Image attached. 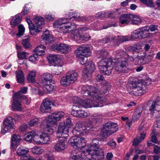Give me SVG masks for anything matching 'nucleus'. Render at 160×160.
<instances>
[{
	"label": "nucleus",
	"mask_w": 160,
	"mask_h": 160,
	"mask_svg": "<svg viewBox=\"0 0 160 160\" xmlns=\"http://www.w3.org/2000/svg\"><path fill=\"white\" fill-rule=\"evenodd\" d=\"M24 100V102L27 105L29 104L31 102L30 98H28L26 96L20 94L19 92L14 93L13 98L12 108L13 111H21L23 108L22 107V100Z\"/></svg>",
	"instance_id": "f257e3e1"
},
{
	"label": "nucleus",
	"mask_w": 160,
	"mask_h": 160,
	"mask_svg": "<svg viewBox=\"0 0 160 160\" xmlns=\"http://www.w3.org/2000/svg\"><path fill=\"white\" fill-rule=\"evenodd\" d=\"M75 54L78 58V60L81 64L84 65L86 63L87 58L90 55L91 51L89 47L80 46L75 51Z\"/></svg>",
	"instance_id": "f03ea898"
},
{
	"label": "nucleus",
	"mask_w": 160,
	"mask_h": 160,
	"mask_svg": "<svg viewBox=\"0 0 160 160\" xmlns=\"http://www.w3.org/2000/svg\"><path fill=\"white\" fill-rule=\"evenodd\" d=\"M127 89L130 94L134 96H141L145 92L143 89V85L135 82H132L129 83L127 86Z\"/></svg>",
	"instance_id": "7ed1b4c3"
},
{
	"label": "nucleus",
	"mask_w": 160,
	"mask_h": 160,
	"mask_svg": "<svg viewBox=\"0 0 160 160\" xmlns=\"http://www.w3.org/2000/svg\"><path fill=\"white\" fill-rule=\"evenodd\" d=\"M83 95L86 96H91L92 99L102 101L103 97L99 92V90L94 87H83L82 91Z\"/></svg>",
	"instance_id": "20e7f679"
},
{
	"label": "nucleus",
	"mask_w": 160,
	"mask_h": 160,
	"mask_svg": "<svg viewBox=\"0 0 160 160\" xmlns=\"http://www.w3.org/2000/svg\"><path fill=\"white\" fill-rule=\"evenodd\" d=\"M112 61L110 59H102L98 63V67L100 72L105 75H109L112 72Z\"/></svg>",
	"instance_id": "39448f33"
},
{
	"label": "nucleus",
	"mask_w": 160,
	"mask_h": 160,
	"mask_svg": "<svg viewBox=\"0 0 160 160\" xmlns=\"http://www.w3.org/2000/svg\"><path fill=\"white\" fill-rule=\"evenodd\" d=\"M118 129V124L116 123L108 122L103 125L101 131L103 137L106 138L116 132Z\"/></svg>",
	"instance_id": "423d86ee"
},
{
	"label": "nucleus",
	"mask_w": 160,
	"mask_h": 160,
	"mask_svg": "<svg viewBox=\"0 0 160 160\" xmlns=\"http://www.w3.org/2000/svg\"><path fill=\"white\" fill-rule=\"evenodd\" d=\"M78 76L77 72L74 71L68 72L61 79V85L64 87L69 85L76 81Z\"/></svg>",
	"instance_id": "0eeeda50"
},
{
	"label": "nucleus",
	"mask_w": 160,
	"mask_h": 160,
	"mask_svg": "<svg viewBox=\"0 0 160 160\" xmlns=\"http://www.w3.org/2000/svg\"><path fill=\"white\" fill-rule=\"evenodd\" d=\"M16 121L15 119H13L10 116L6 118L3 122L2 127L1 131V133L4 134L13 129L14 127V122H16Z\"/></svg>",
	"instance_id": "6e6552de"
},
{
	"label": "nucleus",
	"mask_w": 160,
	"mask_h": 160,
	"mask_svg": "<svg viewBox=\"0 0 160 160\" xmlns=\"http://www.w3.org/2000/svg\"><path fill=\"white\" fill-rule=\"evenodd\" d=\"M68 142L76 149H81L86 145V140L83 138L72 137L69 139Z\"/></svg>",
	"instance_id": "1a4fd4ad"
},
{
	"label": "nucleus",
	"mask_w": 160,
	"mask_h": 160,
	"mask_svg": "<svg viewBox=\"0 0 160 160\" xmlns=\"http://www.w3.org/2000/svg\"><path fill=\"white\" fill-rule=\"evenodd\" d=\"M95 69L94 63L92 61H89L83 71V79L86 81L89 80L91 78L92 72Z\"/></svg>",
	"instance_id": "9d476101"
},
{
	"label": "nucleus",
	"mask_w": 160,
	"mask_h": 160,
	"mask_svg": "<svg viewBox=\"0 0 160 160\" xmlns=\"http://www.w3.org/2000/svg\"><path fill=\"white\" fill-rule=\"evenodd\" d=\"M69 128L65 122H60L59 124L57 131V137L63 138L65 139H67L69 136Z\"/></svg>",
	"instance_id": "9b49d317"
},
{
	"label": "nucleus",
	"mask_w": 160,
	"mask_h": 160,
	"mask_svg": "<svg viewBox=\"0 0 160 160\" xmlns=\"http://www.w3.org/2000/svg\"><path fill=\"white\" fill-rule=\"evenodd\" d=\"M50 48L52 51L57 52H61L62 53L66 52L69 50L68 45L63 43L53 44L51 46Z\"/></svg>",
	"instance_id": "f8f14e48"
},
{
	"label": "nucleus",
	"mask_w": 160,
	"mask_h": 160,
	"mask_svg": "<svg viewBox=\"0 0 160 160\" xmlns=\"http://www.w3.org/2000/svg\"><path fill=\"white\" fill-rule=\"evenodd\" d=\"M100 101L98 99H96L94 98V99H88L83 101L82 102L81 106L85 108H88L92 107H101L103 106V105L101 104H99L98 101Z\"/></svg>",
	"instance_id": "ddd939ff"
},
{
	"label": "nucleus",
	"mask_w": 160,
	"mask_h": 160,
	"mask_svg": "<svg viewBox=\"0 0 160 160\" xmlns=\"http://www.w3.org/2000/svg\"><path fill=\"white\" fill-rule=\"evenodd\" d=\"M64 114L63 112H54L51 115L48 116V123L50 122V125H55L57 124V121L60 120L63 117Z\"/></svg>",
	"instance_id": "4468645a"
},
{
	"label": "nucleus",
	"mask_w": 160,
	"mask_h": 160,
	"mask_svg": "<svg viewBox=\"0 0 160 160\" xmlns=\"http://www.w3.org/2000/svg\"><path fill=\"white\" fill-rule=\"evenodd\" d=\"M52 105L53 102L50 99L48 98L45 99L41 106L40 110L42 113L50 112Z\"/></svg>",
	"instance_id": "2eb2a0df"
},
{
	"label": "nucleus",
	"mask_w": 160,
	"mask_h": 160,
	"mask_svg": "<svg viewBox=\"0 0 160 160\" xmlns=\"http://www.w3.org/2000/svg\"><path fill=\"white\" fill-rule=\"evenodd\" d=\"M78 108L77 106L73 105L71 110V114L74 117L78 118L87 117L88 115L87 113L83 110H78Z\"/></svg>",
	"instance_id": "dca6fc26"
},
{
	"label": "nucleus",
	"mask_w": 160,
	"mask_h": 160,
	"mask_svg": "<svg viewBox=\"0 0 160 160\" xmlns=\"http://www.w3.org/2000/svg\"><path fill=\"white\" fill-rule=\"evenodd\" d=\"M88 152V154H91L96 160H102L104 158V152L101 148Z\"/></svg>",
	"instance_id": "f3484780"
},
{
	"label": "nucleus",
	"mask_w": 160,
	"mask_h": 160,
	"mask_svg": "<svg viewBox=\"0 0 160 160\" xmlns=\"http://www.w3.org/2000/svg\"><path fill=\"white\" fill-rule=\"evenodd\" d=\"M100 142V139L98 138L93 139L92 142L88 145V148L86 149V151L87 152H92V151L100 148H101L99 147Z\"/></svg>",
	"instance_id": "a211bd4d"
},
{
	"label": "nucleus",
	"mask_w": 160,
	"mask_h": 160,
	"mask_svg": "<svg viewBox=\"0 0 160 160\" xmlns=\"http://www.w3.org/2000/svg\"><path fill=\"white\" fill-rule=\"evenodd\" d=\"M48 121L47 119L43 120L41 122V126L45 131L49 133H48V135H52L54 132L53 129L51 128L53 125L49 124L50 122L48 123Z\"/></svg>",
	"instance_id": "6ab92c4d"
},
{
	"label": "nucleus",
	"mask_w": 160,
	"mask_h": 160,
	"mask_svg": "<svg viewBox=\"0 0 160 160\" xmlns=\"http://www.w3.org/2000/svg\"><path fill=\"white\" fill-rule=\"evenodd\" d=\"M21 140V136L18 134H14L11 139V148L13 150H15L19 145L20 141Z\"/></svg>",
	"instance_id": "aec40b11"
},
{
	"label": "nucleus",
	"mask_w": 160,
	"mask_h": 160,
	"mask_svg": "<svg viewBox=\"0 0 160 160\" xmlns=\"http://www.w3.org/2000/svg\"><path fill=\"white\" fill-rule=\"evenodd\" d=\"M58 138H59L60 140L58 142L54 145V148L56 151L59 152L65 149L66 145L65 142L67 139H65L63 138H61V137Z\"/></svg>",
	"instance_id": "412c9836"
},
{
	"label": "nucleus",
	"mask_w": 160,
	"mask_h": 160,
	"mask_svg": "<svg viewBox=\"0 0 160 160\" xmlns=\"http://www.w3.org/2000/svg\"><path fill=\"white\" fill-rule=\"evenodd\" d=\"M67 20H71L74 21V20H78L79 21H88L90 20L89 17L78 16L77 15H75L73 12L70 13L68 16V18H66Z\"/></svg>",
	"instance_id": "4be33fe9"
},
{
	"label": "nucleus",
	"mask_w": 160,
	"mask_h": 160,
	"mask_svg": "<svg viewBox=\"0 0 160 160\" xmlns=\"http://www.w3.org/2000/svg\"><path fill=\"white\" fill-rule=\"evenodd\" d=\"M36 141L39 138L40 140L38 142H40V143L42 142L43 143H45L50 140L49 135L48 133L45 132H42L41 133H40L39 135L36 134Z\"/></svg>",
	"instance_id": "5701e85b"
},
{
	"label": "nucleus",
	"mask_w": 160,
	"mask_h": 160,
	"mask_svg": "<svg viewBox=\"0 0 160 160\" xmlns=\"http://www.w3.org/2000/svg\"><path fill=\"white\" fill-rule=\"evenodd\" d=\"M53 76L49 73H45L41 76V83L43 84L47 83H51Z\"/></svg>",
	"instance_id": "b1692460"
},
{
	"label": "nucleus",
	"mask_w": 160,
	"mask_h": 160,
	"mask_svg": "<svg viewBox=\"0 0 160 160\" xmlns=\"http://www.w3.org/2000/svg\"><path fill=\"white\" fill-rule=\"evenodd\" d=\"M24 139L26 141L30 142H32V141L37 142L36 131L33 130L26 133Z\"/></svg>",
	"instance_id": "393cba45"
},
{
	"label": "nucleus",
	"mask_w": 160,
	"mask_h": 160,
	"mask_svg": "<svg viewBox=\"0 0 160 160\" xmlns=\"http://www.w3.org/2000/svg\"><path fill=\"white\" fill-rule=\"evenodd\" d=\"M81 125V122L77 123L72 130V133L74 136L73 137H79L82 135L81 131L82 129L80 128Z\"/></svg>",
	"instance_id": "a878e982"
},
{
	"label": "nucleus",
	"mask_w": 160,
	"mask_h": 160,
	"mask_svg": "<svg viewBox=\"0 0 160 160\" xmlns=\"http://www.w3.org/2000/svg\"><path fill=\"white\" fill-rule=\"evenodd\" d=\"M132 16L131 14H123L120 16L119 21L121 24H128L130 23L131 18Z\"/></svg>",
	"instance_id": "bb28decb"
},
{
	"label": "nucleus",
	"mask_w": 160,
	"mask_h": 160,
	"mask_svg": "<svg viewBox=\"0 0 160 160\" xmlns=\"http://www.w3.org/2000/svg\"><path fill=\"white\" fill-rule=\"evenodd\" d=\"M41 38L45 41V43L46 44L50 43L53 40L52 36L49 33L48 30H46L44 32Z\"/></svg>",
	"instance_id": "cd10ccee"
},
{
	"label": "nucleus",
	"mask_w": 160,
	"mask_h": 160,
	"mask_svg": "<svg viewBox=\"0 0 160 160\" xmlns=\"http://www.w3.org/2000/svg\"><path fill=\"white\" fill-rule=\"evenodd\" d=\"M21 20L22 15L18 13L16 14L10 21V24L12 27H14L18 25L21 22Z\"/></svg>",
	"instance_id": "c85d7f7f"
},
{
	"label": "nucleus",
	"mask_w": 160,
	"mask_h": 160,
	"mask_svg": "<svg viewBox=\"0 0 160 160\" xmlns=\"http://www.w3.org/2000/svg\"><path fill=\"white\" fill-rule=\"evenodd\" d=\"M116 55L118 60H119V58H124L125 60H128L130 56L128 53L122 51H117Z\"/></svg>",
	"instance_id": "c756f323"
},
{
	"label": "nucleus",
	"mask_w": 160,
	"mask_h": 160,
	"mask_svg": "<svg viewBox=\"0 0 160 160\" xmlns=\"http://www.w3.org/2000/svg\"><path fill=\"white\" fill-rule=\"evenodd\" d=\"M30 33L32 35H35L41 31L42 28H38L32 23L28 25Z\"/></svg>",
	"instance_id": "7c9ffc66"
},
{
	"label": "nucleus",
	"mask_w": 160,
	"mask_h": 160,
	"mask_svg": "<svg viewBox=\"0 0 160 160\" xmlns=\"http://www.w3.org/2000/svg\"><path fill=\"white\" fill-rule=\"evenodd\" d=\"M46 48V47L44 46L43 45H41L37 47L34 50L33 52L36 55L41 56L42 55L44 54L45 52V50Z\"/></svg>",
	"instance_id": "2f4dec72"
},
{
	"label": "nucleus",
	"mask_w": 160,
	"mask_h": 160,
	"mask_svg": "<svg viewBox=\"0 0 160 160\" xmlns=\"http://www.w3.org/2000/svg\"><path fill=\"white\" fill-rule=\"evenodd\" d=\"M28 149L23 147H19L17 150V153L19 156L24 157L26 156L29 152Z\"/></svg>",
	"instance_id": "473e14b6"
},
{
	"label": "nucleus",
	"mask_w": 160,
	"mask_h": 160,
	"mask_svg": "<svg viewBox=\"0 0 160 160\" xmlns=\"http://www.w3.org/2000/svg\"><path fill=\"white\" fill-rule=\"evenodd\" d=\"M16 78L18 82L21 84H23L24 82V77L22 71L19 70L17 74Z\"/></svg>",
	"instance_id": "72a5a7b5"
},
{
	"label": "nucleus",
	"mask_w": 160,
	"mask_h": 160,
	"mask_svg": "<svg viewBox=\"0 0 160 160\" xmlns=\"http://www.w3.org/2000/svg\"><path fill=\"white\" fill-rule=\"evenodd\" d=\"M140 34L139 39L146 38L147 33L149 31V29H148L147 27H144L139 28Z\"/></svg>",
	"instance_id": "f704fd0d"
},
{
	"label": "nucleus",
	"mask_w": 160,
	"mask_h": 160,
	"mask_svg": "<svg viewBox=\"0 0 160 160\" xmlns=\"http://www.w3.org/2000/svg\"><path fill=\"white\" fill-rule=\"evenodd\" d=\"M43 90L45 92L48 93L52 92L54 88V86L51 83H47L43 84Z\"/></svg>",
	"instance_id": "c9c22d12"
},
{
	"label": "nucleus",
	"mask_w": 160,
	"mask_h": 160,
	"mask_svg": "<svg viewBox=\"0 0 160 160\" xmlns=\"http://www.w3.org/2000/svg\"><path fill=\"white\" fill-rule=\"evenodd\" d=\"M84 155V153H82L81 152L78 151L75 155H72L71 154L70 158L69 160H81L80 158H83V157Z\"/></svg>",
	"instance_id": "e433bc0d"
},
{
	"label": "nucleus",
	"mask_w": 160,
	"mask_h": 160,
	"mask_svg": "<svg viewBox=\"0 0 160 160\" xmlns=\"http://www.w3.org/2000/svg\"><path fill=\"white\" fill-rule=\"evenodd\" d=\"M131 16L132 17L131 18L130 23L138 25L141 22V19L138 16L132 14H131Z\"/></svg>",
	"instance_id": "4c0bfd02"
},
{
	"label": "nucleus",
	"mask_w": 160,
	"mask_h": 160,
	"mask_svg": "<svg viewBox=\"0 0 160 160\" xmlns=\"http://www.w3.org/2000/svg\"><path fill=\"white\" fill-rule=\"evenodd\" d=\"M125 50L127 52L132 53L134 55L138 50L137 45V44H134L127 47L125 48Z\"/></svg>",
	"instance_id": "58836bf2"
},
{
	"label": "nucleus",
	"mask_w": 160,
	"mask_h": 160,
	"mask_svg": "<svg viewBox=\"0 0 160 160\" xmlns=\"http://www.w3.org/2000/svg\"><path fill=\"white\" fill-rule=\"evenodd\" d=\"M34 21L38 28H41V26L44 23V18L40 17L37 16L34 19Z\"/></svg>",
	"instance_id": "ea45409f"
},
{
	"label": "nucleus",
	"mask_w": 160,
	"mask_h": 160,
	"mask_svg": "<svg viewBox=\"0 0 160 160\" xmlns=\"http://www.w3.org/2000/svg\"><path fill=\"white\" fill-rule=\"evenodd\" d=\"M36 74V72L34 71H31L29 73L27 77V80L30 82L34 83L35 82V77Z\"/></svg>",
	"instance_id": "a19ab883"
},
{
	"label": "nucleus",
	"mask_w": 160,
	"mask_h": 160,
	"mask_svg": "<svg viewBox=\"0 0 160 160\" xmlns=\"http://www.w3.org/2000/svg\"><path fill=\"white\" fill-rule=\"evenodd\" d=\"M80 128L82 129V130H81L82 132V135H83L84 134H86L93 130H92V126H91V128L88 126L85 127L82 125V123L81 125Z\"/></svg>",
	"instance_id": "79ce46f5"
},
{
	"label": "nucleus",
	"mask_w": 160,
	"mask_h": 160,
	"mask_svg": "<svg viewBox=\"0 0 160 160\" xmlns=\"http://www.w3.org/2000/svg\"><path fill=\"white\" fill-rule=\"evenodd\" d=\"M115 69L116 71L118 72L119 73H125V71L123 70L122 67L118 60L116 62L115 64Z\"/></svg>",
	"instance_id": "37998d69"
},
{
	"label": "nucleus",
	"mask_w": 160,
	"mask_h": 160,
	"mask_svg": "<svg viewBox=\"0 0 160 160\" xmlns=\"http://www.w3.org/2000/svg\"><path fill=\"white\" fill-rule=\"evenodd\" d=\"M31 152L35 154H40L42 153L43 150L40 147H35L32 149Z\"/></svg>",
	"instance_id": "c03bdc74"
},
{
	"label": "nucleus",
	"mask_w": 160,
	"mask_h": 160,
	"mask_svg": "<svg viewBox=\"0 0 160 160\" xmlns=\"http://www.w3.org/2000/svg\"><path fill=\"white\" fill-rule=\"evenodd\" d=\"M48 61L51 63H56V62H57L58 60V58L57 55H52L48 57Z\"/></svg>",
	"instance_id": "a18cd8bd"
},
{
	"label": "nucleus",
	"mask_w": 160,
	"mask_h": 160,
	"mask_svg": "<svg viewBox=\"0 0 160 160\" xmlns=\"http://www.w3.org/2000/svg\"><path fill=\"white\" fill-rule=\"evenodd\" d=\"M108 52L105 49H102L98 52L99 58L103 59L106 58L108 56Z\"/></svg>",
	"instance_id": "49530a36"
},
{
	"label": "nucleus",
	"mask_w": 160,
	"mask_h": 160,
	"mask_svg": "<svg viewBox=\"0 0 160 160\" xmlns=\"http://www.w3.org/2000/svg\"><path fill=\"white\" fill-rule=\"evenodd\" d=\"M64 19H61L58 20L57 21H55L53 24V26L55 28H59V26H61L62 24H64L66 23L64 22Z\"/></svg>",
	"instance_id": "de8ad7c7"
},
{
	"label": "nucleus",
	"mask_w": 160,
	"mask_h": 160,
	"mask_svg": "<svg viewBox=\"0 0 160 160\" xmlns=\"http://www.w3.org/2000/svg\"><path fill=\"white\" fill-rule=\"evenodd\" d=\"M115 38V37L111 36L110 35L109 36H106V37L101 40V42L104 44L109 42L113 40Z\"/></svg>",
	"instance_id": "09e8293b"
},
{
	"label": "nucleus",
	"mask_w": 160,
	"mask_h": 160,
	"mask_svg": "<svg viewBox=\"0 0 160 160\" xmlns=\"http://www.w3.org/2000/svg\"><path fill=\"white\" fill-rule=\"evenodd\" d=\"M22 44L25 48H29L31 47V45L29 42L28 38L23 39L22 41Z\"/></svg>",
	"instance_id": "8fccbe9b"
},
{
	"label": "nucleus",
	"mask_w": 160,
	"mask_h": 160,
	"mask_svg": "<svg viewBox=\"0 0 160 160\" xmlns=\"http://www.w3.org/2000/svg\"><path fill=\"white\" fill-rule=\"evenodd\" d=\"M140 34L139 28L134 31L131 34V37L132 39H135L137 38L139 39Z\"/></svg>",
	"instance_id": "3c124183"
},
{
	"label": "nucleus",
	"mask_w": 160,
	"mask_h": 160,
	"mask_svg": "<svg viewBox=\"0 0 160 160\" xmlns=\"http://www.w3.org/2000/svg\"><path fill=\"white\" fill-rule=\"evenodd\" d=\"M18 32L17 34V36L20 37L22 35L25 31V28L23 26L22 24H20L18 27Z\"/></svg>",
	"instance_id": "603ef678"
},
{
	"label": "nucleus",
	"mask_w": 160,
	"mask_h": 160,
	"mask_svg": "<svg viewBox=\"0 0 160 160\" xmlns=\"http://www.w3.org/2000/svg\"><path fill=\"white\" fill-rule=\"evenodd\" d=\"M61 31L63 33H66L69 32L68 26V23H65L64 24H62L61 26L59 27Z\"/></svg>",
	"instance_id": "864d4df0"
},
{
	"label": "nucleus",
	"mask_w": 160,
	"mask_h": 160,
	"mask_svg": "<svg viewBox=\"0 0 160 160\" xmlns=\"http://www.w3.org/2000/svg\"><path fill=\"white\" fill-rule=\"evenodd\" d=\"M39 122V119L35 118L31 120L28 123V125L30 127H34L38 125Z\"/></svg>",
	"instance_id": "5fc2aeb1"
},
{
	"label": "nucleus",
	"mask_w": 160,
	"mask_h": 160,
	"mask_svg": "<svg viewBox=\"0 0 160 160\" xmlns=\"http://www.w3.org/2000/svg\"><path fill=\"white\" fill-rule=\"evenodd\" d=\"M118 61L122 67L123 70L125 71V72H127V68L126 67V66L127 65L128 63L126 60H122L120 59V60H118Z\"/></svg>",
	"instance_id": "6e6d98bb"
},
{
	"label": "nucleus",
	"mask_w": 160,
	"mask_h": 160,
	"mask_svg": "<svg viewBox=\"0 0 160 160\" xmlns=\"http://www.w3.org/2000/svg\"><path fill=\"white\" fill-rule=\"evenodd\" d=\"M73 102L74 103L81 105L83 100L80 99L79 97L77 96H74L72 98Z\"/></svg>",
	"instance_id": "4d7b16f0"
},
{
	"label": "nucleus",
	"mask_w": 160,
	"mask_h": 160,
	"mask_svg": "<svg viewBox=\"0 0 160 160\" xmlns=\"http://www.w3.org/2000/svg\"><path fill=\"white\" fill-rule=\"evenodd\" d=\"M26 54L28 55V53L25 52H22L18 53V57L19 59L23 60L24 59H26L27 56Z\"/></svg>",
	"instance_id": "13d9d810"
},
{
	"label": "nucleus",
	"mask_w": 160,
	"mask_h": 160,
	"mask_svg": "<svg viewBox=\"0 0 160 160\" xmlns=\"http://www.w3.org/2000/svg\"><path fill=\"white\" fill-rule=\"evenodd\" d=\"M68 26L69 32H72L76 29V26L74 23H68Z\"/></svg>",
	"instance_id": "bf43d9fd"
},
{
	"label": "nucleus",
	"mask_w": 160,
	"mask_h": 160,
	"mask_svg": "<svg viewBox=\"0 0 160 160\" xmlns=\"http://www.w3.org/2000/svg\"><path fill=\"white\" fill-rule=\"evenodd\" d=\"M140 1L148 7H153L154 6L152 0H140Z\"/></svg>",
	"instance_id": "052dcab7"
},
{
	"label": "nucleus",
	"mask_w": 160,
	"mask_h": 160,
	"mask_svg": "<svg viewBox=\"0 0 160 160\" xmlns=\"http://www.w3.org/2000/svg\"><path fill=\"white\" fill-rule=\"evenodd\" d=\"M140 56H137L136 57L133 58L132 57V56L130 55V58H129L128 60L130 61L137 62L138 63L137 64H140V63L139 62V61L140 60Z\"/></svg>",
	"instance_id": "680f3d73"
},
{
	"label": "nucleus",
	"mask_w": 160,
	"mask_h": 160,
	"mask_svg": "<svg viewBox=\"0 0 160 160\" xmlns=\"http://www.w3.org/2000/svg\"><path fill=\"white\" fill-rule=\"evenodd\" d=\"M115 15V18L116 17H119L120 15H122L123 13V11L122 9H118L115 10L113 11Z\"/></svg>",
	"instance_id": "e2e57ef3"
},
{
	"label": "nucleus",
	"mask_w": 160,
	"mask_h": 160,
	"mask_svg": "<svg viewBox=\"0 0 160 160\" xmlns=\"http://www.w3.org/2000/svg\"><path fill=\"white\" fill-rule=\"evenodd\" d=\"M143 55L140 56V60L139 62L140 64H144L148 63L146 60V57H145L144 55V53H143Z\"/></svg>",
	"instance_id": "0e129e2a"
},
{
	"label": "nucleus",
	"mask_w": 160,
	"mask_h": 160,
	"mask_svg": "<svg viewBox=\"0 0 160 160\" xmlns=\"http://www.w3.org/2000/svg\"><path fill=\"white\" fill-rule=\"evenodd\" d=\"M20 160H36L33 157L27 155L26 156L21 157Z\"/></svg>",
	"instance_id": "69168bd1"
},
{
	"label": "nucleus",
	"mask_w": 160,
	"mask_h": 160,
	"mask_svg": "<svg viewBox=\"0 0 160 160\" xmlns=\"http://www.w3.org/2000/svg\"><path fill=\"white\" fill-rule=\"evenodd\" d=\"M91 38L90 36L88 33H83L82 36V40L87 41L88 40Z\"/></svg>",
	"instance_id": "338daca9"
},
{
	"label": "nucleus",
	"mask_w": 160,
	"mask_h": 160,
	"mask_svg": "<svg viewBox=\"0 0 160 160\" xmlns=\"http://www.w3.org/2000/svg\"><path fill=\"white\" fill-rule=\"evenodd\" d=\"M144 55L145 57H146V60L148 63L150 62L153 57V54H147L146 53H144Z\"/></svg>",
	"instance_id": "774afa93"
}]
</instances>
